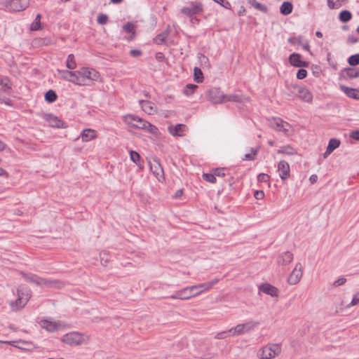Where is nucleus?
I'll return each instance as SVG.
<instances>
[{
  "mask_svg": "<svg viewBox=\"0 0 359 359\" xmlns=\"http://www.w3.org/2000/svg\"><path fill=\"white\" fill-rule=\"evenodd\" d=\"M97 21L100 25H106L108 22V16L106 14L101 13L97 16Z\"/></svg>",
  "mask_w": 359,
  "mask_h": 359,
  "instance_id": "49",
  "label": "nucleus"
},
{
  "mask_svg": "<svg viewBox=\"0 0 359 359\" xmlns=\"http://www.w3.org/2000/svg\"><path fill=\"white\" fill-rule=\"evenodd\" d=\"M187 126L184 124H177L175 126H169L168 131L172 136L182 137L184 135V132Z\"/></svg>",
  "mask_w": 359,
  "mask_h": 359,
  "instance_id": "21",
  "label": "nucleus"
},
{
  "mask_svg": "<svg viewBox=\"0 0 359 359\" xmlns=\"http://www.w3.org/2000/svg\"><path fill=\"white\" fill-rule=\"evenodd\" d=\"M280 352V346L277 344H274L262 348L258 355L260 359H272L278 355Z\"/></svg>",
  "mask_w": 359,
  "mask_h": 359,
  "instance_id": "6",
  "label": "nucleus"
},
{
  "mask_svg": "<svg viewBox=\"0 0 359 359\" xmlns=\"http://www.w3.org/2000/svg\"><path fill=\"white\" fill-rule=\"evenodd\" d=\"M225 170H226V168H216L214 170V173H215V177L216 176H217V177H224L225 176Z\"/></svg>",
  "mask_w": 359,
  "mask_h": 359,
  "instance_id": "56",
  "label": "nucleus"
},
{
  "mask_svg": "<svg viewBox=\"0 0 359 359\" xmlns=\"http://www.w3.org/2000/svg\"><path fill=\"white\" fill-rule=\"evenodd\" d=\"M294 88H297L299 93V97L304 102H311L313 100V95L311 92L305 88L294 86Z\"/></svg>",
  "mask_w": 359,
  "mask_h": 359,
  "instance_id": "18",
  "label": "nucleus"
},
{
  "mask_svg": "<svg viewBox=\"0 0 359 359\" xmlns=\"http://www.w3.org/2000/svg\"><path fill=\"white\" fill-rule=\"evenodd\" d=\"M340 145V141L337 139L332 138L329 141L326 153L330 154L332 151H333L334 149L338 148Z\"/></svg>",
  "mask_w": 359,
  "mask_h": 359,
  "instance_id": "34",
  "label": "nucleus"
},
{
  "mask_svg": "<svg viewBox=\"0 0 359 359\" xmlns=\"http://www.w3.org/2000/svg\"><path fill=\"white\" fill-rule=\"evenodd\" d=\"M341 88L348 97L359 100V90L346 86H341Z\"/></svg>",
  "mask_w": 359,
  "mask_h": 359,
  "instance_id": "27",
  "label": "nucleus"
},
{
  "mask_svg": "<svg viewBox=\"0 0 359 359\" xmlns=\"http://www.w3.org/2000/svg\"><path fill=\"white\" fill-rule=\"evenodd\" d=\"M167 36H168V34H165V33L159 34L155 37L154 42L157 45H161L165 41Z\"/></svg>",
  "mask_w": 359,
  "mask_h": 359,
  "instance_id": "47",
  "label": "nucleus"
},
{
  "mask_svg": "<svg viewBox=\"0 0 359 359\" xmlns=\"http://www.w3.org/2000/svg\"><path fill=\"white\" fill-rule=\"evenodd\" d=\"M303 267L300 263H297L287 278L290 285L297 284L302 277Z\"/></svg>",
  "mask_w": 359,
  "mask_h": 359,
  "instance_id": "9",
  "label": "nucleus"
},
{
  "mask_svg": "<svg viewBox=\"0 0 359 359\" xmlns=\"http://www.w3.org/2000/svg\"><path fill=\"white\" fill-rule=\"evenodd\" d=\"M254 196L256 199L261 200L264 197V192L262 190H257L255 192Z\"/></svg>",
  "mask_w": 359,
  "mask_h": 359,
  "instance_id": "58",
  "label": "nucleus"
},
{
  "mask_svg": "<svg viewBox=\"0 0 359 359\" xmlns=\"http://www.w3.org/2000/svg\"><path fill=\"white\" fill-rule=\"evenodd\" d=\"M273 126H272L276 131L280 132L283 128V120L278 117H273Z\"/></svg>",
  "mask_w": 359,
  "mask_h": 359,
  "instance_id": "43",
  "label": "nucleus"
},
{
  "mask_svg": "<svg viewBox=\"0 0 359 359\" xmlns=\"http://www.w3.org/2000/svg\"><path fill=\"white\" fill-rule=\"evenodd\" d=\"M208 100L213 104L224 103V94L219 88H212L205 92Z\"/></svg>",
  "mask_w": 359,
  "mask_h": 359,
  "instance_id": "8",
  "label": "nucleus"
},
{
  "mask_svg": "<svg viewBox=\"0 0 359 359\" xmlns=\"http://www.w3.org/2000/svg\"><path fill=\"white\" fill-rule=\"evenodd\" d=\"M96 136L97 132L92 129H84L81 133V137L83 142H89L95 139Z\"/></svg>",
  "mask_w": 359,
  "mask_h": 359,
  "instance_id": "24",
  "label": "nucleus"
},
{
  "mask_svg": "<svg viewBox=\"0 0 359 359\" xmlns=\"http://www.w3.org/2000/svg\"><path fill=\"white\" fill-rule=\"evenodd\" d=\"M27 303L24 302V300L21 299L18 297V299L15 301L10 302L9 305L13 311H18L22 309Z\"/></svg>",
  "mask_w": 359,
  "mask_h": 359,
  "instance_id": "31",
  "label": "nucleus"
},
{
  "mask_svg": "<svg viewBox=\"0 0 359 359\" xmlns=\"http://www.w3.org/2000/svg\"><path fill=\"white\" fill-rule=\"evenodd\" d=\"M41 15L37 14L34 20L30 25V30L32 31H37L41 29Z\"/></svg>",
  "mask_w": 359,
  "mask_h": 359,
  "instance_id": "39",
  "label": "nucleus"
},
{
  "mask_svg": "<svg viewBox=\"0 0 359 359\" xmlns=\"http://www.w3.org/2000/svg\"><path fill=\"white\" fill-rule=\"evenodd\" d=\"M289 60L290 64L297 67H308L309 63L306 61L301 60V55L299 53H292L290 55Z\"/></svg>",
  "mask_w": 359,
  "mask_h": 359,
  "instance_id": "15",
  "label": "nucleus"
},
{
  "mask_svg": "<svg viewBox=\"0 0 359 359\" xmlns=\"http://www.w3.org/2000/svg\"><path fill=\"white\" fill-rule=\"evenodd\" d=\"M17 294L19 298L27 303L31 297V290L25 286L20 285L17 289Z\"/></svg>",
  "mask_w": 359,
  "mask_h": 359,
  "instance_id": "17",
  "label": "nucleus"
},
{
  "mask_svg": "<svg viewBox=\"0 0 359 359\" xmlns=\"http://www.w3.org/2000/svg\"><path fill=\"white\" fill-rule=\"evenodd\" d=\"M123 121L126 123L131 125L134 128L146 129L151 134L156 135L158 133V130L156 126L137 116L127 114L123 116Z\"/></svg>",
  "mask_w": 359,
  "mask_h": 359,
  "instance_id": "2",
  "label": "nucleus"
},
{
  "mask_svg": "<svg viewBox=\"0 0 359 359\" xmlns=\"http://www.w3.org/2000/svg\"><path fill=\"white\" fill-rule=\"evenodd\" d=\"M46 119L51 127L64 128V123L58 117L53 114H47L46 116Z\"/></svg>",
  "mask_w": 359,
  "mask_h": 359,
  "instance_id": "22",
  "label": "nucleus"
},
{
  "mask_svg": "<svg viewBox=\"0 0 359 359\" xmlns=\"http://www.w3.org/2000/svg\"><path fill=\"white\" fill-rule=\"evenodd\" d=\"M348 62L351 66H356L359 65V53L352 55L348 58Z\"/></svg>",
  "mask_w": 359,
  "mask_h": 359,
  "instance_id": "46",
  "label": "nucleus"
},
{
  "mask_svg": "<svg viewBox=\"0 0 359 359\" xmlns=\"http://www.w3.org/2000/svg\"><path fill=\"white\" fill-rule=\"evenodd\" d=\"M346 279L345 278L341 277L339 278L337 280H335L333 283L334 287H338L343 285L346 283Z\"/></svg>",
  "mask_w": 359,
  "mask_h": 359,
  "instance_id": "57",
  "label": "nucleus"
},
{
  "mask_svg": "<svg viewBox=\"0 0 359 359\" xmlns=\"http://www.w3.org/2000/svg\"><path fill=\"white\" fill-rule=\"evenodd\" d=\"M66 67L69 69H74L76 67V62L75 61V57L73 54H69L68 55L66 62Z\"/></svg>",
  "mask_w": 359,
  "mask_h": 359,
  "instance_id": "41",
  "label": "nucleus"
},
{
  "mask_svg": "<svg viewBox=\"0 0 359 359\" xmlns=\"http://www.w3.org/2000/svg\"><path fill=\"white\" fill-rule=\"evenodd\" d=\"M231 336V332H228V330L222 331L220 332H218L215 336V338L217 339H224L226 338L227 337Z\"/></svg>",
  "mask_w": 359,
  "mask_h": 359,
  "instance_id": "51",
  "label": "nucleus"
},
{
  "mask_svg": "<svg viewBox=\"0 0 359 359\" xmlns=\"http://www.w3.org/2000/svg\"><path fill=\"white\" fill-rule=\"evenodd\" d=\"M122 29L124 32L130 34V35L127 38L128 41H132L135 39L136 36L135 30V25L133 23L128 22L122 27Z\"/></svg>",
  "mask_w": 359,
  "mask_h": 359,
  "instance_id": "25",
  "label": "nucleus"
},
{
  "mask_svg": "<svg viewBox=\"0 0 359 359\" xmlns=\"http://www.w3.org/2000/svg\"><path fill=\"white\" fill-rule=\"evenodd\" d=\"M248 3L254 8L262 11L264 13H267L269 10L266 5L258 2L257 0H247Z\"/></svg>",
  "mask_w": 359,
  "mask_h": 359,
  "instance_id": "29",
  "label": "nucleus"
},
{
  "mask_svg": "<svg viewBox=\"0 0 359 359\" xmlns=\"http://www.w3.org/2000/svg\"><path fill=\"white\" fill-rule=\"evenodd\" d=\"M194 81L198 83L203 81V74L199 67H195L194 68Z\"/></svg>",
  "mask_w": 359,
  "mask_h": 359,
  "instance_id": "38",
  "label": "nucleus"
},
{
  "mask_svg": "<svg viewBox=\"0 0 359 359\" xmlns=\"http://www.w3.org/2000/svg\"><path fill=\"white\" fill-rule=\"evenodd\" d=\"M29 0H9L3 2L5 10L9 12H19L28 7Z\"/></svg>",
  "mask_w": 359,
  "mask_h": 359,
  "instance_id": "5",
  "label": "nucleus"
},
{
  "mask_svg": "<svg viewBox=\"0 0 359 359\" xmlns=\"http://www.w3.org/2000/svg\"><path fill=\"white\" fill-rule=\"evenodd\" d=\"M327 5L330 9L335 8V3L332 0H327Z\"/></svg>",
  "mask_w": 359,
  "mask_h": 359,
  "instance_id": "64",
  "label": "nucleus"
},
{
  "mask_svg": "<svg viewBox=\"0 0 359 359\" xmlns=\"http://www.w3.org/2000/svg\"><path fill=\"white\" fill-rule=\"evenodd\" d=\"M88 340V336L79 332L67 333L61 338V341L69 346H79L86 344Z\"/></svg>",
  "mask_w": 359,
  "mask_h": 359,
  "instance_id": "4",
  "label": "nucleus"
},
{
  "mask_svg": "<svg viewBox=\"0 0 359 359\" xmlns=\"http://www.w3.org/2000/svg\"><path fill=\"white\" fill-rule=\"evenodd\" d=\"M203 12V4L198 1H190L188 6H184L181 9V13L189 18L201 14Z\"/></svg>",
  "mask_w": 359,
  "mask_h": 359,
  "instance_id": "7",
  "label": "nucleus"
},
{
  "mask_svg": "<svg viewBox=\"0 0 359 359\" xmlns=\"http://www.w3.org/2000/svg\"><path fill=\"white\" fill-rule=\"evenodd\" d=\"M57 95L53 90H48L44 95L45 100L48 103H52L56 101Z\"/></svg>",
  "mask_w": 359,
  "mask_h": 359,
  "instance_id": "36",
  "label": "nucleus"
},
{
  "mask_svg": "<svg viewBox=\"0 0 359 359\" xmlns=\"http://www.w3.org/2000/svg\"><path fill=\"white\" fill-rule=\"evenodd\" d=\"M270 180V176L266 173H260L257 176V180L259 182H266Z\"/></svg>",
  "mask_w": 359,
  "mask_h": 359,
  "instance_id": "53",
  "label": "nucleus"
},
{
  "mask_svg": "<svg viewBox=\"0 0 359 359\" xmlns=\"http://www.w3.org/2000/svg\"><path fill=\"white\" fill-rule=\"evenodd\" d=\"M142 110L148 114H153L156 112L154 104L149 100H140L139 102Z\"/></svg>",
  "mask_w": 359,
  "mask_h": 359,
  "instance_id": "20",
  "label": "nucleus"
},
{
  "mask_svg": "<svg viewBox=\"0 0 359 359\" xmlns=\"http://www.w3.org/2000/svg\"><path fill=\"white\" fill-rule=\"evenodd\" d=\"M245 332H248L252 330H254L256 327L259 325V322L258 321H249L245 323H243Z\"/></svg>",
  "mask_w": 359,
  "mask_h": 359,
  "instance_id": "42",
  "label": "nucleus"
},
{
  "mask_svg": "<svg viewBox=\"0 0 359 359\" xmlns=\"http://www.w3.org/2000/svg\"><path fill=\"white\" fill-rule=\"evenodd\" d=\"M278 171L282 180H285L290 177V168L289 163L285 161H280L278 164Z\"/></svg>",
  "mask_w": 359,
  "mask_h": 359,
  "instance_id": "12",
  "label": "nucleus"
},
{
  "mask_svg": "<svg viewBox=\"0 0 359 359\" xmlns=\"http://www.w3.org/2000/svg\"><path fill=\"white\" fill-rule=\"evenodd\" d=\"M11 90V83L7 77L0 79V90L8 92Z\"/></svg>",
  "mask_w": 359,
  "mask_h": 359,
  "instance_id": "33",
  "label": "nucleus"
},
{
  "mask_svg": "<svg viewBox=\"0 0 359 359\" xmlns=\"http://www.w3.org/2000/svg\"><path fill=\"white\" fill-rule=\"evenodd\" d=\"M218 281L219 280L215 278L210 282L187 287L182 289L181 290L176 292L175 294H171L169 297L172 299H189L193 297L199 295L204 291L208 290Z\"/></svg>",
  "mask_w": 359,
  "mask_h": 359,
  "instance_id": "1",
  "label": "nucleus"
},
{
  "mask_svg": "<svg viewBox=\"0 0 359 359\" xmlns=\"http://www.w3.org/2000/svg\"><path fill=\"white\" fill-rule=\"evenodd\" d=\"M228 332H231V336H238L245 334V329L243 324H238L234 327H231L228 330Z\"/></svg>",
  "mask_w": 359,
  "mask_h": 359,
  "instance_id": "32",
  "label": "nucleus"
},
{
  "mask_svg": "<svg viewBox=\"0 0 359 359\" xmlns=\"http://www.w3.org/2000/svg\"><path fill=\"white\" fill-rule=\"evenodd\" d=\"M65 285V283L60 280H52L41 278L40 279V285L39 286H45L48 288H54V289H62Z\"/></svg>",
  "mask_w": 359,
  "mask_h": 359,
  "instance_id": "10",
  "label": "nucleus"
},
{
  "mask_svg": "<svg viewBox=\"0 0 359 359\" xmlns=\"http://www.w3.org/2000/svg\"><path fill=\"white\" fill-rule=\"evenodd\" d=\"M130 158L138 166L141 167L142 165V163L143 161L141 159V156L137 152L133 150L130 151Z\"/></svg>",
  "mask_w": 359,
  "mask_h": 359,
  "instance_id": "35",
  "label": "nucleus"
},
{
  "mask_svg": "<svg viewBox=\"0 0 359 359\" xmlns=\"http://www.w3.org/2000/svg\"><path fill=\"white\" fill-rule=\"evenodd\" d=\"M278 154H285L288 156H293L297 154L295 149L291 145L287 144L286 146L281 147L278 151Z\"/></svg>",
  "mask_w": 359,
  "mask_h": 359,
  "instance_id": "28",
  "label": "nucleus"
},
{
  "mask_svg": "<svg viewBox=\"0 0 359 359\" xmlns=\"http://www.w3.org/2000/svg\"><path fill=\"white\" fill-rule=\"evenodd\" d=\"M251 153L250 154H246L244 157L243 158V161H253L255 159V156L257 154L259 147H257V148H251Z\"/></svg>",
  "mask_w": 359,
  "mask_h": 359,
  "instance_id": "40",
  "label": "nucleus"
},
{
  "mask_svg": "<svg viewBox=\"0 0 359 359\" xmlns=\"http://www.w3.org/2000/svg\"><path fill=\"white\" fill-rule=\"evenodd\" d=\"M291 128L292 126L289 123L283 121V128H281L280 132H283L285 134L287 135Z\"/></svg>",
  "mask_w": 359,
  "mask_h": 359,
  "instance_id": "54",
  "label": "nucleus"
},
{
  "mask_svg": "<svg viewBox=\"0 0 359 359\" xmlns=\"http://www.w3.org/2000/svg\"><path fill=\"white\" fill-rule=\"evenodd\" d=\"M58 73L62 79L78 85V74H79L78 70L74 72L69 70H58Z\"/></svg>",
  "mask_w": 359,
  "mask_h": 359,
  "instance_id": "11",
  "label": "nucleus"
},
{
  "mask_svg": "<svg viewBox=\"0 0 359 359\" xmlns=\"http://www.w3.org/2000/svg\"><path fill=\"white\" fill-rule=\"evenodd\" d=\"M309 180L311 182V184H314L318 180V176L316 175H315V174L314 175H311L310 176Z\"/></svg>",
  "mask_w": 359,
  "mask_h": 359,
  "instance_id": "63",
  "label": "nucleus"
},
{
  "mask_svg": "<svg viewBox=\"0 0 359 359\" xmlns=\"http://www.w3.org/2000/svg\"><path fill=\"white\" fill-rule=\"evenodd\" d=\"M130 55L132 57H137L142 55V52L140 50L137 49H133L130 51Z\"/></svg>",
  "mask_w": 359,
  "mask_h": 359,
  "instance_id": "59",
  "label": "nucleus"
},
{
  "mask_svg": "<svg viewBox=\"0 0 359 359\" xmlns=\"http://www.w3.org/2000/svg\"><path fill=\"white\" fill-rule=\"evenodd\" d=\"M307 76V71L304 69H299L297 73V78L298 79H303Z\"/></svg>",
  "mask_w": 359,
  "mask_h": 359,
  "instance_id": "55",
  "label": "nucleus"
},
{
  "mask_svg": "<svg viewBox=\"0 0 359 359\" xmlns=\"http://www.w3.org/2000/svg\"><path fill=\"white\" fill-rule=\"evenodd\" d=\"M150 169L158 180L163 178V170L158 160L154 159V162L150 163Z\"/></svg>",
  "mask_w": 359,
  "mask_h": 359,
  "instance_id": "16",
  "label": "nucleus"
},
{
  "mask_svg": "<svg viewBox=\"0 0 359 359\" xmlns=\"http://www.w3.org/2000/svg\"><path fill=\"white\" fill-rule=\"evenodd\" d=\"M41 326L43 328L46 329L48 332H55L59 327L58 324L56 322L43 320H41Z\"/></svg>",
  "mask_w": 359,
  "mask_h": 359,
  "instance_id": "26",
  "label": "nucleus"
},
{
  "mask_svg": "<svg viewBox=\"0 0 359 359\" xmlns=\"http://www.w3.org/2000/svg\"><path fill=\"white\" fill-rule=\"evenodd\" d=\"M78 85L79 86H88V81H97L100 79L99 72L94 69L88 67H82L78 70Z\"/></svg>",
  "mask_w": 359,
  "mask_h": 359,
  "instance_id": "3",
  "label": "nucleus"
},
{
  "mask_svg": "<svg viewBox=\"0 0 359 359\" xmlns=\"http://www.w3.org/2000/svg\"><path fill=\"white\" fill-rule=\"evenodd\" d=\"M241 102V97L239 95H225L224 97V102Z\"/></svg>",
  "mask_w": 359,
  "mask_h": 359,
  "instance_id": "45",
  "label": "nucleus"
},
{
  "mask_svg": "<svg viewBox=\"0 0 359 359\" xmlns=\"http://www.w3.org/2000/svg\"><path fill=\"white\" fill-rule=\"evenodd\" d=\"M288 42L291 44H299L302 45V36H299L297 37H290L287 39Z\"/></svg>",
  "mask_w": 359,
  "mask_h": 359,
  "instance_id": "52",
  "label": "nucleus"
},
{
  "mask_svg": "<svg viewBox=\"0 0 359 359\" xmlns=\"http://www.w3.org/2000/svg\"><path fill=\"white\" fill-rule=\"evenodd\" d=\"M351 137L359 141V130H353L351 133Z\"/></svg>",
  "mask_w": 359,
  "mask_h": 359,
  "instance_id": "60",
  "label": "nucleus"
},
{
  "mask_svg": "<svg viewBox=\"0 0 359 359\" xmlns=\"http://www.w3.org/2000/svg\"><path fill=\"white\" fill-rule=\"evenodd\" d=\"M293 5L290 1H284L280 7V12L284 15H287L292 12Z\"/></svg>",
  "mask_w": 359,
  "mask_h": 359,
  "instance_id": "30",
  "label": "nucleus"
},
{
  "mask_svg": "<svg viewBox=\"0 0 359 359\" xmlns=\"http://www.w3.org/2000/svg\"><path fill=\"white\" fill-rule=\"evenodd\" d=\"M21 276L26 280L27 282L34 283L37 286L40 285V279L41 277L33 273H27L23 271L20 272Z\"/></svg>",
  "mask_w": 359,
  "mask_h": 359,
  "instance_id": "23",
  "label": "nucleus"
},
{
  "mask_svg": "<svg viewBox=\"0 0 359 359\" xmlns=\"http://www.w3.org/2000/svg\"><path fill=\"white\" fill-rule=\"evenodd\" d=\"M293 254L289 251L280 254L278 257V263L281 266H286L293 260Z\"/></svg>",
  "mask_w": 359,
  "mask_h": 359,
  "instance_id": "19",
  "label": "nucleus"
},
{
  "mask_svg": "<svg viewBox=\"0 0 359 359\" xmlns=\"http://www.w3.org/2000/svg\"><path fill=\"white\" fill-rule=\"evenodd\" d=\"M352 18L351 13L348 10H344L340 12L339 19L342 22H347Z\"/></svg>",
  "mask_w": 359,
  "mask_h": 359,
  "instance_id": "37",
  "label": "nucleus"
},
{
  "mask_svg": "<svg viewBox=\"0 0 359 359\" xmlns=\"http://www.w3.org/2000/svg\"><path fill=\"white\" fill-rule=\"evenodd\" d=\"M358 41V39L353 36H348L347 38V42L351 44L355 43Z\"/></svg>",
  "mask_w": 359,
  "mask_h": 359,
  "instance_id": "61",
  "label": "nucleus"
},
{
  "mask_svg": "<svg viewBox=\"0 0 359 359\" xmlns=\"http://www.w3.org/2000/svg\"><path fill=\"white\" fill-rule=\"evenodd\" d=\"M198 88L197 85L195 84H187L183 89V93L185 95L189 96L192 95L195 90Z\"/></svg>",
  "mask_w": 359,
  "mask_h": 359,
  "instance_id": "44",
  "label": "nucleus"
},
{
  "mask_svg": "<svg viewBox=\"0 0 359 359\" xmlns=\"http://www.w3.org/2000/svg\"><path fill=\"white\" fill-rule=\"evenodd\" d=\"M259 290L261 292L271 295L273 297H276L278 296V290L275 286L267 283H262L259 286Z\"/></svg>",
  "mask_w": 359,
  "mask_h": 359,
  "instance_id": "14",
  "label": "nucleus"
},
{
  "mask_svg": "<svg viewBox=\"0 0 359 359\" xmlns=\"http://www.w3.org/2000/svg\"><path fill=\"white\" fill-rule=\"evenodd\" d=\"M203 179L205 180L206 182H210V183H215L216 182V177L215 175V173H203Z\"/></svg>",
  "mask_w": 359,
  "mask_h": 359,
  "instance_id": "48",
  "label": "nucleus"
},
{
  "mask_svg": "<svg viewBox=\"0 0 359 359\" xmlns=\"http://www.w3.org/2000/svg\"><path fill=\"white\" fill-rule=\"evenodd\" d=\"M341 76L346 80L359 77V68L346 67L341 70Z\"/></svg>",
  "mask_w": 359,
  "mask_h": 359,
  "instance_id": "13",
  "label": "nucleus"
},
{
  "mask_svg": "<svg viewBox=\"0 0 359 359\" xmlns=\"http://www.w3.org/2000/svg\"><path fill=\"white\" fill-rule=\"evenodd\" d=\"M359 304V292H357L353 297V299L349 304L347 305L348 308Z\"/></svg>",
  "mask_w": 359,
  "mask_h": 359,
  "instance_id": "50",
  "label": "nucleus"
},
{
  "mask_svg": "<svg viewBox=\"0 0 359 359\" xmlns=\"http://www.w3.org/2000/svg\"><path fill=\"white\" fill-rule=\"evenodd\" d=\"M198 58L201 60V62L202 63H208L209 61L208 58L202 53L198 54Z\"/></svg>",
  "mask_w": 359,
  "mask_h": 359,
  "instance_id": "62",
  "label": "nucleus"
}]
</instances>
